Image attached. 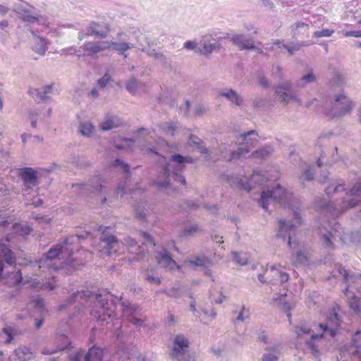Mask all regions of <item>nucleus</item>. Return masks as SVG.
<instances>
[{"label": "nucleus", "instance_id": "nucleus-1", "mask_svg": "<svg viewBox=\"0 0 361 361\" xmlns=\"http://www.w3.org/2000/svg\"><path fill=\"white\" fill-rule=\"evenodd\" d=\"M338 311H339L338 306L333 307L326 317V322L325 324L314 323L312 329L305 325H298L295 327V334L298 337L312 334L310 338L306 341V346L310 349L314 356H317L319 354V344L324 336H329L333 338L339 332L340 319L338 317Z\"/></svg>", "mask_w": 361, "mask_h": 361}, {"label": "nucleus", "instance_id": "nucleus-2", "mask_svg": "<svg viewBox=\"0 0 361 361\" xmlns=\"http://www.w3.org/2000/svg\"><path fill=\"white\" fill-rule=\"evenodd\" d=\"M361 182L357 183L345 196L337 202H331L325 200L318 203V207L324 212H329L333 216H338L348 209L355 207L361 202Z\"/></svg>", "mask_w": 361, "mask_h": 361}, {"label": "nucleus", "instance_id": "nucleus-3", "mask_svg": "<svg viewBox=\"0 0 361 361\" xmlns=\"http://www.w3.org/2000/svg\"><path fill=\"white\" fill-rule=\"evenodd\" d=\"M131 47L126 43L118 44L114 41H97L85 42L82 49L85 50L87 56H93L101 51L113 49L126 57L125 52Z\"/></svg>", "mask_w": 361, "mask_h": 361}, {"label": "nucleus", "instance_id": "nucleus-4", "mask_svg": "<svg viewBox=\"0 0 361 361\" xmlns=\"http://www.w3.org/2000/svg\"><path fill=\"white\" fill-rule=\"evenodd\" d=\"M69 250H49L45 257L39 259L38 261V267L39 269H47V270L63 269L68 264L67 260H63L62 257L68 255Z\"/></svg>", "mask_w": 361, "mask_h": 361}, {"label": "nucleus", "instance_id": "nucleus-5", "mask_svg": "<svg viewBox=\"0 0 361 361\" xmlns=\"http://www.w3.org/2000/svg\"><path fill=\"white\" fill-rule=\"evenodd\" d=\"M353 109L352 101L345 94L341 93L334 97L331 106L326 109V114L331 118H339L350 114Z\"/></svg>", "mask_w": 361, "mask_h": 361}, {"label": "nucleus", "instance_id": "nucleus-6", "mask_svg": "<svg viewBox=\"0 0 361 361\" xmlns=\"http://www.w3.org/2000/svg\"><path fill=\"white\" fill-rule=\"evenodd\" d=\"M278 223L279 229L276 234L277 239L281 240L290 247L292 245H296L297 243L295 236L296 226L293 221L279 219Z\"/></svg>", "mask_w": 361, "mask_h": 361}, {"label": "nucleus", "instance_id": "nucleus-7", "mask_svg": "<svg viewBox=\"0 0 361 361\" xmlns=\"http://www.w3.org/2000/svg\"><path fill=\"white\" fill-rule=\"evenodd\" d=\"M257 133L255 130H250L245 133L241 134L240 138L241 142L237 150L231 152L228 158V161L233 159H239L242 157L245 156L250 152L249 145L253 147V142H257Z\"/></svg>", "mask_w": 361, "mask_h": 361}, {"label": "nucleus", "instance_id": "nucleus-8", "mask_svg": "<svg viewBox=\"0 0 361 361\" xmlns=\"http://www.w3.org/2000/svg\"><path fill=\"white\" fill-rule=\"evenodd\" d=\"M287 198V192L279 184H276L275 186L267 191H263L261 195V198L259 201V205L266 211H268V204L269 201L276 200L281 201Z\"/></svg>", "mask_w": 361, "mask_h": 361}, {"label": "nucleus", "instance_id": "nucleus-9", "mask_svg": "<svg viewBox=\"0 0 361 361\" xmlns=\"http://www.w3.org/2000/svg\"><path fill=\"white\" fill-rule=\"evenodd\" d=\"M188 349V340L181 336L178 335L174 338L173 343L172 353L171 357L174 361H189L190 356L185 355L186 350Z\"/></svg>", "mask_w": 361, "mask_h": 361}, {"label": "nucleus", "instance_id": "nucleus-10", "mask_svg": "<svg viewBox=\"0 0 361 361\" xmlns=\"http://www.w3.org/2000/svg\"><path fill=\"white\" fill-rule=\"evenodd\" d=\"M258 280L264 282L273 283L279 281L281 283H283L288 281V274L281 271L280 269L272 266L266 269L264 274L258 275Z\"/></svg>", "mask_w": 361, "mask_h": 361}, {"label": "nucleus", "instance_id": "nucleus-11", "mask_svg": "<svg viewBox=\"0 0 361 361\" xmlns=\"http://www.w3.org/2000/svg\"><path fill=\"white\" fill-rule=\"evenodd\" d=\"M103 187L101 179L97 176L91 178L87 183H75L72 186L74 191L82 195H87L88 192H101Z\"/></svg>", "mask_w": 361, "mask_h": 361}, {"label": "nucleus", "instance_id": "nucleus-12", "mask_svg": "<svg viewBox=\"0 0 361 361\" xmlns=\"http://www.w3.org/2000/svg\"><path fill=\"white\" fill-rule=\"evenodd\" d=\"M328 226L329 228H326V227H320L319 228L320 239L323 245L326 247H329L333 244L332 240L335 239L336 234H338V236L341 234V231H340V229H341V224L338 222H334L332 225L331 223H329Z\"/></svg>", "mask_w": 361, "mask_h": 361}, {"label": "nucleus", "instance_id": "nucleus-13", "mask_svg": "<svg viewBox=\"0 0 361 361\" xmlns=\"http://www.w3.org/2000/svg\"><path fill=\"white\" fill-rule=\"evenodd\" d=\"M71 361H106L104 360V350L99 347H92L88 353L78 351L71 358Z\"/></svg>", "mask_w": 361, "mask_h": 361}, {"label": "nucleus", "instance_id": "nucleus-14", "mask_svg": "<svg viewBox=\"0 0 361 361\" xmlns=\"http://www.w3.org/2000/svg\"><path fill=\"white\" fill-rule=\"evenodd\" d=\"M352 342L353 343L341 348V349H339V355H348V356L353 355L357 357L358 361H361V354H360L358 350H357L361 343V330H357V331L355 333V335L352 337Z\"/></svg>", "mask_w": 361, "mask_h": 361}, {"label": "nucleus", "instance_id": "nucleus-15", "mask_svg": "<svg viewBox=\"0 0 361 361\" xmlns=\"http://www.w3.org/2000/svg\"><path fill=\"white\" fill-rule=\"evenodd\" d=\"M276 94L279 101L286 105L290 100L296 99V94L292 90V84L286 82L279 85L276 88Z\"/></svg>", "mask_w": 361, "mask_h": 361}, {"label": "nucleus", "instance_id": "nucleus-16", "mask_svg": "<svg viewBox=\"0 0 361 361\" xmlns=\"http://www.w3.org/2000/svg\"><path fill=\"white\" fill-rule=\"evenodd\" d=\"M172 168L173 165L169 163L161 169L156 180H154V184L159 188L162 189L171 188Z\"/></svg>", "mask_w": 361, "mask_h": 361}, {"label": "nucleus", "instance_id": "nucleus-17", "mask_svg": "<svg viewBox=\"0 0 361 361\" xmlns=\"http://www.w3.org/2000/svg\"><path fill=\"white\" fill-rule=\"evenodd\" d=\"M142 33L137 29H134L133 30H129L127 32H119L116 35V42L118 44L126 43L130 46H132L129 48V49L136 47L134 43H132L130 41L133 39L136 42H139L140 37H141Z\"/></svg>", "mask_w": 361, "mask_h": 361}, {"label": "nucleus", "instance_id": "nucleus-18", "mask_svg": "<svg viewBox=\"0 0 361 361\" xmlns=\"http://www.w3.org/2000/svg\"><path fill=\"white\" fill-rule=\"evenodd\" d=\"M30 95L35 100L46 102L51 98L53 94V84L47 85L41 88H30Z\"/></svg>", "mask_w": 361, "mask_h": 361}, {"label": "nucleus", "instance_id": "nucleus-19", "mask_svg": "<svg viewBox=\"0 0 361 361\" xmlns=\"http://www.w3.org/2000/svg\"><path fill=\"white\" fill-rule=\"evenodd\" d=\"M20 176L23 179L24 184L27 187L37 186L39 182L38 180L37 173L33 169L25 167L21 169Z\"/></svg>", "mask_w": 361, "mask_h": 361}, {"label": "nucleus", "instance_id": "nucleus-20", "mask_svg": "<svg viewBox=\"0 0 361 361\" xmlns=\"http://www.w3.org/2000/svg\"><path fill=\"white\" fill-rule=\"evenodd\" d=\"M98 308L90 312V314L94 317L98 321L104 322L113 315V311L108 307V303H100L98 300Z\"/></svg>", "mask_w": 361, "mask_h": 361}, {"label": "nucleus", "instance_id": "nucleus-21", "mask_svg": "<svg viewBox=\"0 0 361 361\" xmlns=\"http://www.w3.org/2000/svg\"><path fill=\"white\" fill-rule=\"evenodd\" d=\"M91 235V233L90 231H86L85 234L70 235L64 238L61 243L54 245L51 248H63L64 247L74 245L78 243L81 239H84L85 237Z\"/></svg>", "mask_w": 361, "mask_h": 361}, {"label": "nucleus", "instance_id": "nucleus-22", "mask_svg": "<svg viewBox=\"0 0 361 361\" xmlns=\"http://www.w3.org/2000/svg\"><path fill=\"white\" fill-rule=\"evenodd\" d=\"M258 184L259 185L263 184V177L259 173L254 172L247 182L243 179H240L238 185L247 191H250L254 188V185Z\"/></svg>", "mask_w": 361, "mask_h": 361}, {"label": "nucleus", "instance_id": "nucleus-23", "mask_svg": "<svg viewBox=\"0 0 361 361\" xmlns=\"http://www.w3.org/2000/svg\"><path fill=\"white\" fill-rule=\"evenodd\" d=\"M155 257H157V262H158V264L166 269H180L179 265L176 264V262H175V261H173V259L164 252H160Z\"/></svg>", "mask_w": 361, "mask_h": 361}, {"label": "nucleus", "instance_id": "nucleus-24", "mask_svg": "<svg viewBox=\"0 0 361 361\" xmlns=\"http://www.w3.org/2000/svg\"><path fill=\"white\" fill-rule=\"evenodd\" d=\"M219 96L226 98L229 102L238 106H241L243 102V97L233 89H228L225 91L220 92Z\"/></svg>", "mask_w": 361, "mask_h": 361}, {"label": "nucleus", "instance_id": "nucleus-25", "mask_svg": "<svg viewBox=\"0 0 361 361\" xmlns=\"http://www.w3.org/2000/svg\"><path fill=\"white\" fill-rule=\"evenodd\" d=\"M120 361H143V357L135 354V350L133 348L122 349L117 353Z\"/></svg>", "mask_w": 361, "mask_h": 361}, {"label": "nucleus", "instance_id": "nucleus-26", "mask_svg": "<svg viewBox=\"0 0 361 361\" xmlns=\"http://www.w3.org/2000/svg\"><path fill=\"white\" fill-rule=\"evenodd\" d=\"M121 121L118 116L107 114L99 126L102 130L106 131L118 127Z\"/></svg>", "mask_w": 361, "mask_h": 361}, {"label": "nucleus", "instance_id": "nucleus-27", "mask_svg": "<svg viewBox=\"0 0 361 361\" xmlns=\"http://www.w3.org/2000/svg\"><path fill=\"white\" fill-rule=\"evenodd\" d=\"M32 49L35 53L44 56L47 50L46 39L38 36L34 37L32 43Z\"/></svg>", "mask_w": 361, "mask_h": 361}, {"label": "nucleus", "instance_id": "nucleus-28", "mask_svg": "<svg viewBox=\"0 0 361 361\" xmlns=\"http://www.w3.org/2000/svg\"><path fill=\"white\" fill-rule=\"evenodd\" d=\"M126 90L133 94L140 93L144 90L145 84L137 78L133 77L130 78L126 85Z\"/></svg>", "mask_w": 361, "mask_h": 361}, {"label": "nucleus", "instance_id": "nucleus-29", "mask_svg": "<svg viewBox=\"0 0 361 361\" xmlns=\"http://www.w3.org/2000/svg\"><path fill=\"white\" fill-rule=\"evenodd\" d=\"M99 24L95 22H92L87 27L85 36H94L99 38H105L107 36V32L99 30Z\"/></svg>", "mask_w": 361, "mask_h": 361}, {"label": "nucleus", "instance_id": "nucleus-30", "mask_svg": "<svg viewBox=\"0 0 361 361\" xmlns=\"http://www.w3.org/2000/svg\"><path fill=\"white\" fill-rule=\"evenodd\" d=\"M99 231H101L99 239L101 241L105 243L108 246L118 242L115 235L108 232V227L103 226H97Z\"/></svg>", "mask_w": 361, "mask_h": 361}, {"label": "nucleus", "instance_id": "nucleus-31", "mask_svg": "<svg viewBox=\"0 0 361 361\" xmlns=\"http://www.w3.org/2000/svg\"><path fill=\"white\" fill-rule=\"evenodd\" d=\"M4 262H6L8 265L15 264V257L13 256L11 250H0V278Z\"/></svg>", "mask_w": 361, "mask_h": 361}, {"label": "nucleus", "instance_id": "nucleus-32", "mask_svg": "<svg viewBox=\"0 0 361 361\" xmlns=\"http://www.w3.org/2000/svg\"><path fill=\"white\" fill-rule=\"evenodd\" d=\"M274 44L278 45L279 48L280 49L281 47L286 49L290 55H293L295 51L300 50L301 47L307 45L304 42L302 43L297 42L286 44L283 43V42H281L280 40L278 39L274 42Z\"/></svg>", "mask_w": 361, "mask_h": 361}, {"label": "nucleus", "instance_id": "nucleus-33", "mask_svg": "<svg viewBox=\"0 0 361 361\" xmlns=\"http://www.w3.org/2000/svg\"><path fill=\"white\" fill-rule=\"evenodd\" d=\"M309 25L303 22H298L291 25L293 37L295 39L307 33Z\"/></svg>", "mask_w": 361, "mask_h": 361}, {"label": "nucleus", "instance_id": "nucleus-34", "mask_svg": "<svg viewBox=\"0 0 361 361\" xmlns=\"http://www.w3.org/2000/svg\"><path fill=\"white\" fill-rule=\"evenodd\" d=\"M12 229L13 234L23 237V238L27 236L32 230L30 226L19 223H15L12 226Z\"/></svg>", "mask_w": 361, "mask_h": 361}, {"label": "nucleus", "instance_id": "nucleus-35", "mask_svg": "<svg viewBox=\"0 0 361 361\" xmlns=\"http://www.w3.org/2000/svg\"><path fill=\"white\" fill-rule=\"evenodd\" d=\"M190 145H195L199 149L200 152L202 154L208 155L209 150L208 149L203 145L202 140L195 135H191L189 137L188 140Z\"/></svg>", "mask_w": 361, "mask_h": 361}, {"label": "nucleus", "instance_id": "nucleus-36", "mask_svg": "<svg viewBox=\"0 0 361 361\" xmlns=\"http://www.w3.org/2000/svg\"><path fill=\"white\" fill-rule=\"evenodd\" d=\"M16 357L18 361H29L33 358V353L26 347H20L16 350Z\"/></svg>", "mask_w": 361, "mask_h": 361}, {"label": "nucleus", "instance_id": "nucleus-37", "mask_svg": "<svg viewBox=\"0 0 361 361\" xmlns=\"http://www.w3.org/2000/svg\"><path fill=\"white\" fill-rule=\"evenodd\" d=\"M18 17L23 21L29 23H34L39 20V16L32 14L31 11L26 8L18 15Z\"/></svg>", "mask_w": 361, "mask_h": 361}, {"label": "nucleus", "instance_id": "nucleus-38", "mask_svg": "<svg viewBox=\"0 0 361 361\" xmlns=\"http://www.w3.org/2000/svg\"><path fill=\"white\" fill-rule=\"evenodd\" d=\"M171 160L178 164V166L175 167V169L178 170H182L185 163L192 162V159L191 157H183L180 154H173L171 156Z\"/></svg>", "mask_w": 361, "mask_h": 361}, {"label": "nucleus", "instance_id": "nucleus-39", "mask_svg": "<svg viewBox=\"0 0 361 361\" xmlns=\"http://www.w3.org/2000/svg\"><path fill=\"white\" fill-rule=\"evenodd\" d=\"M159 128L166 135L173 137L178 126L175 123L164 122L159 124Z\"/></svg>", "mask_w": 361, "mask_h": 361}, {"label": "nucleus", "instance_id": "nucleus-40", "mask_svg": "<svg viewBox=\"0 0 361 361\" xmlns=\"http://www.w3.org/2000/svg\"><path fill=\"white\" fill-rule=\"evenodd\" d=\"M316 77L312 71L309 72L306 75H304L298 82L297 86L300 87H304L307 84L314 82Z\"/></svg>", "mask_w": 361, "mask_h": 361}, {"label": "nucleus", "instance_id": "nucleus-41", "mask_svg": "<svg viewBox=\"0 0 361 361\" xmlns=\"http://www.w3.org/2000/svg\"><path fill=\"white\" fill-rule=\"evenodd\" d=\"M233 257H234V260H235V262L241 266L246 264L247 259H249V257H247V253L243 250L233 252Z\"/></svg>", "mask_w": 361, "mask_h": 361}, {"label": "nucleus", "instance_id": "nucleus-42", "mask_svg": "<svg viewBox=\"0 0 361 361\" xmlns=\"http://www.w3.org/2000/svg\"><path fill=\"white\" fill-rule=\"evenodd\" d=\"M94 130V126L90 122L81 123L79 126L80 133L86 137H90Z\"/></svg>", "mask_w": 361, "mask_h": 361}, {"label": "nucleus", "instance_id": "nucleus-43", "mask_svg": "<svg viewBox=\"0 0 361 361\" xmlns=\"http://www.w3.org/2000/svg\"><path fill=\"white\" fill-rule=\"evenodd\" d=\"M344 191H345V185L342 183H338L336 185H330L325 189L326 194L329 197H331L334 193Z\"/></svg>", "mask_w": 361, "mask_h": 361}, {"label": "nucleus", "instance_id": "nucleus-44", "mask_svg": "<svg viewBox=\"0 0 361 361\" xmlns=\"http://www.w3.org/2000/svg\"><path fill=\"white\" fill-rule=\"evenodd\" d=\"M271 152L272 148L269 146L256 150L252 154V155L255 158L264 159L270 154Z\"/></svg>", "mask_w": 361, "mask_h": 361}, {"label": "nucleus", "instance_id": "nucleus-45", "mask_svg": "<svg viewBox=\"0 0 361 361\" xmlns=\"http://www.w3.org/2000/svg\"><path fill=\"white\" fill-rule=\"evenodd\" d=\"M240 50H253L255 49L254 41L252 38L246 37L238 46Z\"/></svg>", "mask_w": 361, "mask_h": 361}, {"label": "nucleus", "instance_id": "nucleus-46", "mask_svg": "<svg viewBox=\"0 0 361 361\" xmlns=\"http://www.w3.org/2000/svg\"><path fill=\"white\" fill-rule=\"evenodd\" d=\"M240 50H253L255 49L254 41L252 38L246 37L238 46Z\"/></svg>", "mask_w": 361, "mask_h": 361}, {"label": "nucleus", "instance_id": "nucleus-47", "mask_svg": "<svg viewBox=\"0 0 361 361\" xmlns=\"http://www.w3.org/2000/svg\"><path fill=\"white\" fill-rule=\"evenodd\" d=\"M348 304H350V308H351L352 311L355 312V313L359 314L361 312V301H360L357 297H352L350 301H348Z\"/></svg>", "mask_w": 361, "mask_h": 361}, {"label": "nucleus", "instance_id": "nucleus-48", "mask_svg": "<svg viewBox=\"0 0 361 361\" xmlns=\"http://www.w3.org/2000/svg\"><path fill=\"white\" fill-rule=\"evenodd\" d=\"M180 171V170L176 169L175 166H173L171 171V179L185 185H186V180L183 176L178 173Z\"/></svg>", "mask_w": 361, "mask_h": 361}, {"label": "nucleus", "instance_id": "nucleus-49", "mask_svg": "<svg viewBox=\"0 0 361 361\" xmlns=\"http://www.w3.org/2000/svg\"><path fill=\"white\" fill-rule=\"evenodd\" d=\"M155 59L157 60L164 67H169L171 66V61L170 58L162 52H159L156 56Z\"/></svg>", "mask_w": 361, "mask_h": 361}, {"label": "nucleus", "instance_id": "nucleus-50", "mask_svg": "<svg viewBox=\"0 0 361 361\" xmlns=\"http://www.w3.org/2000/svg\"><path fill=\"white\" fill-rule=\"evenodd\" d=\"M344 78L339 73H336L334 75L332 79L330 80L329 83L331 86H343L344 84Z\"/></svg>", "mask_w": 361, "mask_h": 361}, {"label": "nucleus", "instance_id": "nucleus-51", "mask_svg": "<svg viewBox=\"0 0 361 361\" xmlns=\"http://www.w3.org/2000/svg\"><path fill=\"white\" fill-rule=\"evenodd\" d=\"M142 245H144L146 247L148 246H156V243L153 239V238L151 236L150 234H149L147 232H142Z\"/></svg>", "mask_w": 361, "mask_h": 361}, {"label": "nucleus", "instance_id": "nucleus-52", "mask_svg": "<svg viewBox=\"0 0 361 361\" xmlns=\"http://www.w3.org/2000/svg\"><path fill=\"white\" fill-rule=\"evenodd\" d=\"M336 269L338 271L341 276H343L344 281L348 282L353 280V275L350 274L346 269H345L340 264L336 265Z\"/></svg>", "mask_w": 361, "mask_h": 361}, {"label": "nucleus", "instance_id": "nucleus-53", "mask_svg": "<svg viewBox=\"0 0 361 361\" xmlns=\"http://www.w3.org/2000/svg\"><path fill=\"white\" fill-rule=\"evenodd\" d=\"M135 143V140L133 138H123V143L116 144L115 145L116 148L118 149H123L126 148H130Z\"/></svg>", "mask_w": 361, "mask_h": 361}, {"label": "nucleus", "instance_id": "nucleus-54", "mask_svg": "<svg viewBox=\"0 0 361 361\" xmlns=\"http://www.w3.org/2000/svg\"><path fill=\"white\" fill-rule=\"evenodd\" d=\"M199 231V227L197 224L190 225L185 226L183 230V235L185 237L193 235Z\"/></svg>", "mask_w": 361, "mask_h": 361}, {"label": "nucleus", "instance_id": "nucleus-55", "mask_svg": "<svg viewBox=\"0 0 361 361\" xmlns=\"http://www.w3.org/2000/svg\"><path fill=\"white\" fill-rule=\"evenodd\" d=\"M313 178H314V173L312 171V169L310 168L305 169L300 177V180L301 182H303L305 180L310 181V180H313Z\"/></svg>", "mask_w": 361, "mask_h": 361}, {"label": "nucleus", "instance_id": "nucleus-56", "mask_svg": "<svg viewBox=\"0 0 361 361\" xmlns=\"http://www.w3.org/2000/svg\"><path fill=\"white\" fill-rule=\"evenodd\" d=\"M12 281H9V284L12 286H17L20 283L21 281V274L19 271H16L12 273L11 275Z\"/></svg>", "mask_w": 361, "mask_h": 361}, {"label": "nucleus", "instance_id": "nucleus-57", "mask_svg": "<svg viewBox=\"0 0 361 361\" xmlns=\"http://www.w3.org/2000/svg\"><path fill=\"white\" fill-rule=\"evenodd\" d=\"M114 167H121L123 170V172L126 173H128L129 172V166L128 164L123 162L122 160L119 159H116L113 161L112 164Z\"/></svg>", "mask_w": 361, "mask_h": 361}, {"label": "nucleus", "instance_id": "nucleus-58", "mask_svg": "<svg viewBox=\"0 0 361 361\" xmlns=\"http://www.w3.org/2000/svg\"><path fill=\"white\" fill-rule=\"evenodd\" d=\"M334 33L333 30L322 29L320 31H316L313 34L314 37H330Z\"/></svg>", "mask_w": 361, "mask_h": 361}, {"label": "nucleus", "instance_id": "nucleus-59", "mask_svg": "<svg viewBox=\"0 0 361 361\" xmlns=\"http://www.w3.org/2000/svg\"><path fill=\"white\" fill-rule=\"evenodd\" d=\"M247 37L244 34H235L231 37V42L236 46L241 44V42Z\"/></svg>", "mask_w": 361, "mask_h": 361}, {"label": "nucleus", "instance_id": "nucleus-60", "mask_svg": "<svg viewBox=\"0 0 361 361\" xmlns=\"http://www.w3.org/2000/svg\"><path fill=\"white\" fill-rule=\"evenodd\" d=\"M135 216L138 219H145L147 216V209L145 207L141 208L140 205L137 206L135 208Z\"/></svg>", "mask_w": 361, "mask_h": 361}, {"label": "nucleus", "instance_id": "nucleus-61", "mask_svg": "<svg viewBox=\"0 0 361 361\" xmlns=\"http://www.w3.org/2000/svg\"><path fill=\"white\" fill-rule=\"evenodd\" d=\"M111 80V75L109 73H105L102 78L98 80L97 84L100 87H104Z\"/></svg>", "mask_w": 361, "mask_h": 361}, {"label": "nucleus", "instance_id": "nucleus-62", "mask_svg": "<svg viewBox=\"0 0 361 361\" xmlns=\"http://www.w3.org/2000/svg\"><path fill=\"white\" fill-rule=\"evenodd\" d=\"M258 82L264 88H268L269 87V80L262 73L258 74Z\"/></svg>", "mask_w": 361, "mask_h": 361}, {"label": "nucleus", "instance_id": "nucleus-63", "mask_svg": "<svg viewBox=\"0 0 361 361\" xmlns=\"http://www.w3.org/2000/svg\"><path fill=\"white\" fill-rule=\"evenodd\" d=\"M137 49L139 50H140L142 52H145L147 53V55H149V56H152L153 58H156V56L157 55V54L159 53L156 49H146L143 46L141 45V47H138Z\"/></svg>", "mask_w": 361, "mask_h": 361}, {"label": "nucleus", "instance_id": "nucleus-64", "mask_svg": "<svg viewBox=\"0 0 361 361\" xmlns=\"http://www.w3.org/2000/svg\"><path fill=\"white\" fill-rule=\"evenodd\" d=\"M33 307L38 310V311L42 312L44 311V308H43V300L41 298H37L32 300Z\"/></svg>", "mask_w": 361, "mask_h": 361}]
</instances>
